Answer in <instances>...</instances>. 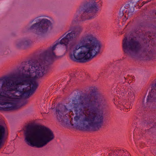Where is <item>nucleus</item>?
Returning <instances> with one entry per match:
<instances>
[{
    "instance_id": "nucleus-1",
    "label": "nucleus",
    "mask_w": 156,
    "mask_h": 156,
    "mask_svg": "<svg viewBox=\"0 0 156 156\" xmlns=\"http://www.w3.org/2000/svg\"><path fill=\"white\" fill-rule=\"evenodd\" d=\"M48 52L47 49L41 53L37 61L32 65L31 60L23 62L18 72L4 78L0 87V104L3 105L1 109H17L21 98H28L34 93L38 86L36 80L48 73L47 63L54 58V54Z\"/></svg>"
},
{
    "instance_id": "nucleus-2",
    "label": "nucleus",
    "mask_w": 156,
    "mask_h": 156,
    "mask_svg": "<svg viewBox=\"0 0 156 156\" xmlns=\"http://www.w3.org/2000/svg\"><path fill=\"white\" fill-rule=\"evenodd\" d=\"M89 93L76 95L70 104L75 115L71 124L81 130H99L104 122L103 110L108 107L107 100L98 92L95 87L89 89Z\"/></svg>"
},
{
    "instance_id": "nucleus-3",
    "label": "nucleus",
    "mask_w": 156,
    "mask_h": 156,
    "mask_svg": "<svg viewBox=\"0 0 156 156\" xmlns=\"http://www.w3.org/2000/svg\"><path fill=\"white\" fill-rule=\"evenodd\" d=\"M24 141L28 146L41 148L55 138L53 131L44 126L28 125L24 131Z\"/></svg>"
},
{
    "instance_id": "nucleus-4",
    "label": "nucleus",
    "mask_w": 156,
    "mask_h": 156,
    "mask_svg": "<svg viewBox=\"0 0 156 156\" xmlns=\"http://www.w3.org/2000/svg\"><path fill=\"white\" fill-rule=\"evenodd\" d=\"M72 46L75 47L78 53L77 62H84L95 57L100 51V42L91 33L84 34L78 44L73 43Z\"/></svg>"
},
{
    "instance_id": "nucleus-5",
    "label": "nucleus",
    "mask_w": 156,
    "mask_h": 156,
    "mask_svg": "<svg viewBox=\"0 0 156 156\" xmlns=\"http://www.w3.org/2000/svg\"><path fill=\"white\" fill-rule=\"evenodd\" d=\"M123 50L125 55L133 57L139 55L146 60L156 57V52H153L152 48L148 44L142 46L135 38L129 39L125 37L122 41Z\"/></svg>"
},
{
    "instance_id": "nucleus-6",
    "label": "nucleus",
    "mask_w": 156,
    "mask_h": 156,
    "mask_svg": "<svg viewBox=\"0 0 156 156\" xmlns=\"http://www.w3.org/2000/svg\"><path fill=\"white\" fill-rule=\"evenodd\" d=\"M83 28L81 26H78L73 28V27H70V30L68 31L71 32L63 35V37L61 39H59L54 43V44L50 47L48 49L49 51V54L51 55L54 54V56H53L54 58L56 57L54 51L56 48L60 47L62 45L65 46L66 49H69L73 53L70 55V57L71 59L74 62H77L78 61L77 57V51H76L75 47L72 46L73 43H75L76 44H78L75 42L72 41L69 42L70 41L76 40L79 37L80 35L83 31Z\"/></svg>"
},
{
    "instance_id": "nucleus-7",
    "label": "nucleus",
    "mask_w": 156,
    "mask_h": 156,
    "mask_svg": "<svg viewBox=\"0 0 156 156\" xmlns=\"http://www.w3.org/2000/svg\"><path fill=\"white\" fill-rule=\"evenodd\" d=\"M101 0H88L80 6L77 10L73 24L77 22L94 18L98 11V6L101 5Z\"/></svg>"
},
{
    "instance_id": "nucleus-8",
    "label": "nucleus",
    "mask_w": 156,
    "mask_h": 156,
    "mask_svg": "<svg viewBox=\"0 0 156 156\" xmlns=\"http://www.w3.org/2000/svg\"><path fill=\"white\" fill-rule=\"evenodd\" d=\"M35 21L37 22L33 24L29 30L36 32L38 34L46 32L49 27L51 25L50 21L46 19H39Z\"/></svg>"
},
{
    "instance_id": "nucleus-9",
    "label": "nucleus",
    "mask_w": 156,
    "mask_h": 156,
    "mask_svg": "<svg viewBox=\"0 0 156 156\" xmlns=\"http://www.w3.org/2000/svg\"><path fill=\"white\" fill-rule=\"evenodd\" d=\"M68 110L65 105L62 104H58L55 109V115L58 121L62 125H65L67 123L69 120L65 116L67 111Z\"/></svg>"
},
{
    "instance_id": "nucleus-10",
    "label": "nucleus",
    "mask_w": 156,
    "mask_h": 156,
    "mask_svg": "<svg viewBox=\"0 0 156 156\" xmlns=\"http://www.w3.org/2000/svg\"><path fill=\"white\" fill-rule=\"evenodd\" d=\"M140 0L136 1L134 0V1L131 2L129 4H126L124 7H122L120 10L119 15L120 17L123 16L125 14V17L123 18V21H126L129 17L131 16L133 14L134 10L135 5H133L134 2H137Z\"/></svg>"
},
{
    "instance_id": "nucleus-11",
    "label": "nucleus",
    "mask_w": 156,
    "mask_h": 156,
    "mask_svg": "<svg viewBox=\"0 0 156 156\" xmlns=\"http://www.w3.org/2000/svg\"><path fill=\"white\" fill-rule=\"evenodd\" d=\"M122 95L123 96L126 94L129 101L131 102L133 101L135 98V92L132 87H127L126 85L122 86L120 89Z\"/></svg>"
},
{
    "instance_id": "nucleus-12",
    "label": "nucleus",
    "mask_w": 156,
    "mask_h": 156,
    "mask_svg": "<svg viewBox=\"0 0 156 156\" xmlns=\"http://www.w3.org/2000/svg\"><path fill=\"white\" fill-rule=\"evenodd\" d=\"M152 88L147 99V102L156 101V81L155 83L152 85Z\"/></svg>"
},
{
    "instance_id": "nucleus-13",
    "label": "nucleus",
    "mask_w": 156,
    "mask_h": 156,
    "mask_svg": "<svg viewBox=\"0 0 156 156\" xmlns=\"http://www.w3.org/2000/svg\"><path fill=\"white\" fill-rule=\"evenodd\" d=\"M5 129L4 126L0 124V148L2 145L4 141L3 140L5 135Z\"/></svg>"
},
{
    "instance_id": "nucleus-14",
    "label": "nucleus",
    "mask_w": 156,
    "mask_h": 156,
    "mask_svg": "<svg viewBox=\"0 0 156 156\" xmlns=\"http://www.w3.org/2000/svg\"><path fill=\"white\" fill-rule=\"evenodd\" d=\"M24 45V48L30 47L32 44V42L30 39L23 38L22 39Z\"/></svg>"
},
{
    "instance_id": "nucleus-15",
    "label": "nucleus",
    "mask_w": 156,
    "mask_h": 156,
    "mask_svg": "<svg viewBox=\"0 0 156 156\" xmlns=\"http://www.w3.org/2000/svg\"><path fill=\"white\" fill-rule=\"evenodd\" d=\"M16 46L18 48H24V45L22 39L17 41L16 42Z\"/></svg>"
},
{
    "instance_id": "nucleus-16",
    "label": "nucleus",
    "mask_w": 156,
    "mask_h": 156,
    "mask_svg": "<svg viewBox=\"0 0 156 156\" xmlns=\"http://www.w3.org/2000/svg\"><path fill=\"white\" fill-rule=\"evenodd\" d=\"M153 15L154 18H156V10L153 13Z\"/></svg>"
},
{
    "instance_id": "nucleus-17",
    "label": "nucleus",
    "mask_w": 156,
    "mask_h": 156,
    "mask_svg": "<svg viewBox=\"0 0 156 156\" xmlns=\"http://www.w3.org/2000/svg\"><path fill=\"white\" fill-rule=\"evenodd\" d=\"M151 0H149V1H147L146 2H143V3L144 4H143L142 5V6H143V5H144V4L146 3H147L148 2H150Z\"/></svg>"
},
{
    "instance_id": "nucleus-18",
    "label": "nucleus",
    "mask_w": 156,
    "mask_h": 156,
    "mask_svg": "<svg viewBox=\"0 0 156 156\" xmlns=\"http://www.w3.org/2000/svg\"><path fill=\"white\" fill-rule=\"evenodd\" d=\"M126 79V78L125 77H123V80H125Z\"/></svg>"
},
{
    "instance_id": "nucleus-19",
    "label": "nucleus",
    "mask_w": 156,
    "mask_h": 156,
    "mask_svg": "<svg viewBox=\"0 0 156 156\" xmlns=\"http://www.w3.org/2000/svg\"><path fill=\"white\" fill-rule=\"evenodd\" d=\"M34 20H33L31 22V23H32V22H33L34 21Z\"/></svg>"
}]
</instances>
